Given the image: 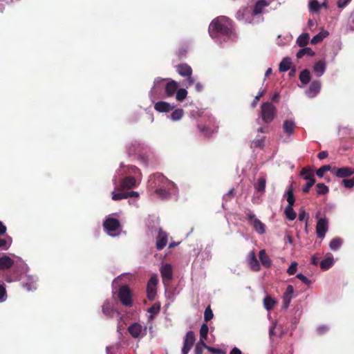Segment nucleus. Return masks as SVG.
I'll return each instance as SVG.
<instances>
[{"label":"nucleus","mask_w":354,"mask_h":354,"mask_svg":"<svg viewBox=\"0 0 354 354\" xmlns=\"http://www.w3.org/2000/svg\"><path fill=\"white\" fill-rule=\"evenodd\" d=\"M176 71L178 73V74L184 77L187 78L186 82L187 84V86H192L195 80L192 77V69L191 66H189L187 64H178L176 66Z\"/></svg>","instance_id":"obj_7"},{"label":"nucleus","mask_w":354,"mask_h":354,"mask_svg":"<svg viewBox=\"0 0 354 354\" xmlns=\"http://www.w3.org/2000/svg\"><path fill=\"white\" fill-rule=\"evenodd\" d=\"M7 299V294L4 284L0 281V303L3 302Z\"/></svg>","instance_id":"obj_44"},{"label":"nucleus","mask_w":354,"mask_h":354,"mask_svg":"<svg viewBox=\"0 0 354 354\" xmlns=\"http://www.w3.org/2000/svg\"><path fill=\"white\" fill-rule=\"evenodd\" d=\"M326 68V62L322 60L317 62L313 66V71L317 77H321L325 73Z\"/></svg>","instance_id":"obj_23"},{"label":"nucleus","mask_w":354,"mask_h":354,"mask_svg":"<svg viewBox=\"0 0 354 354\" xmlns=\"http://www.w3.org/2000/svg\"><path fill=\"white\" fill-rule=\"evenodd\" d=\"M317 193L319 195L326 194L328 192V187L324 183H318L316 185Z\"/></svg>","instance_id":"obj_39"},{"label":"nucleus","mask_w":354,"mask_h":354,"mask_svg":"<svg viewBox=\"0 0 354 354\" xmlns=\"http://www.w3.org/2000/svg\"><path fill=\"white\" fill-rule=\"evenodd\" d=\"M195 342V335L193 331H188L183 339L182 354H188Z\"/></svg>","instance_id":"obj_13"},{"label":"nucleus","mask_w":354,"mask_h":354,"mask_svg":"<svg viewBox=\"0 0 354 354\" xmlns=\"http://www.w3.org/2000/svg\"><path fill=\"white\" fill-rule=\"evenodd\" d=\"M283 131L288 136H291L294 133L295 123L293 120H285L283 124Z\"/></svg>","instance_id":"obj_20"},{"label":"nucleus","mask_w":354,"mask_h":354,"mask_svg":"<svg viewBox=\"0 0 354 354\" xmlns=\"http://www.w3.org/2000/svg\"><path fill=\"white\" fill-rule=\"evenodd\" d=\"M13 257H15V255ZM17 260L15 261L10 257L8 255H3L0 257V270H6L10 268L12 266H15L17 269L24 266V261L20 257H17Z\"/></svg>","instance_id":"obj_4"},{"label":"nucleus","mask_w":354,"mask_h":354,"mask_svg":"<svg viewBox=\"0 0 354 354\" xmlns=\"http://www.w3.org/2000/svg\"><path fill=\"white\" fill-rule=\"evenodd\" d=\"M247 218L254 230L259 234H263L266 232V225L250 211L247 213Z\"/></svg>","instance_id":"obj_8"},{"label":"nucleus","mask_w":354,"mask_h":354,"mask_svg":"<svg viewBox=\"0 0 354 354\" xmlns=\"http://www.w3.org/2000/svg\"><path fill=\"white\" fill-rule=\"evenodd\" d=\"M283 302H284L283 307L285 308H287L289 306V304L290 303L291 299H292V296H289V295L284 294L283 296Z\"/></svg>","instance_id":"obj_52"},{"label":"nucleus","mask_w":354,"mask_h":354,"mask_svg":"<svg viewBox=\"0 0 354 354\" xmlns=\"http://www.w3.org/2000/svg\"><path fill=\"white\" fill-rule=\"evenodd\" d=\"M127 198L128 195H127V193H116L115 192L112 193V199L114 201H120Z\"/></svg>","instance_id":"obj_45"},{"label":"nucleus","mask_w":354,"mask_h":354,"mask_svg":"<svg viewBox=\"0 0 354 354\" xmlns=\"http://www.w3.org/2000/svg\"><path fill=\"white\" fill-rule=\"evenodd\" d=\"M301 175L303 176L304 179L307 181L306 185L303 187L302 190L304 193H308L310 187H313V185L315 183L314 174L312 171L308 170L306 169H303L301 171Z\"/></svg>","instance_id":"obj_10"},{"label":"nucleus","mask_w":354,"mask_h":354,"mask_svg":"<svg viewBox=\"0 0 354 354\" xmlns=\"http://www.w3.org/2000/svg\"><path fill=\"white\" fill-rule=\"evenodd\" d=\"M136 180L132 176H128L124 178L120 184L122 189H129L136 186Z\"/></svg>","instance_id":"obj_21"},{"label":"nucleus","mask_w":354,"mask_h":354,"mask_svg":"<svg viewBox=\"0 0 354 354\" xmlns=\"http://www.w3.org/2000/svg\"><path fill=\"white\" fill-rule=\"evenodd\" d=\"M23 286L24 288H26L28 291L36 289L35 285L32 281H31L30 283H24Z\"/></svg>","instance_id":"obj_53"},{"label":"nucleus","mask_w":354,"mask_h":354,"mask_svg":"<svg viewBox=\"0 0 354 354\" xmlns=\"http://www.w3.org/2000/svg\"><path fill=\"white\" fill-rule=\"evenodd\" d=\"M158 279L156 274H153L149 279L147 286V294L149 300H153L156 295V286Z\"/></svg>","instance_id":"obj_11"},{"label":"nucleus","mask_w":354,"mask_h":354,"mask_svg":"<svg viewBox=\"0 0 354 354\" xmlns=\"http://www.w3.org/2000/svg\"><path fill=\"white\" fill-rule=\"evenodd\" d=\"M296 277L299 280H301L303 283H304L306 284H309L310 283L309 279L306 276L302 274L301 273L297 274Z\"/></svg>","instance_id":"obj_55"},{"label":"nucleus","mask_w":354,"mask_h":354,"mask_svg":"<svg viewBox=\"0 0 354 354\" xmlns=\"http://www.w3.org/2000/svg\"><path fill=\"white\" fill-rule=\"evenodd\" d=\"M252 145L254 147H261L263 145V140H254L252 142Z\"/></svg>","instance_id":"obj_59"},{"label":"nucleus","mask_w":354,"mask_h":354,"mask_svg":"<svg viewBox=\"0 0 354 354\" xmlns=\"http://www.w3.org/2000/svg\"><path fill=\"white\" fill-rule=\"evenodd\" d=\"M276 108L271 102H265L261 105V115L266 123L271 122L276 115Z\"/></svg>","instance_id":"obj_5"},{"label":"nucleus","mask_w":354,"mask_h":354,"mask_svg":"<svg viewBox=\"0 0 354 354\" xmlns=\"http://www.w3.org/2000/svg\"><path fill=\"white\" fill-rule=\"evenodd\" d=\"M277 304V301L272 297L267 295L263 299V306L267 310H272Z\"/></svg>","instance_id":"obj_28"},{"label":"nucleus","mask_w":354,"mask_h":354,"mask_svg":"<svg viewBox=\"0 0 354 354\" xmlns=\"http://www.w3.org/2000/svg\"><path fill=\"white\" fill-rule=\"evenodd\" d=\"M160 306L153 305L151 308L148 309V312L151 313V315L148 317V320L152 322L153 319V315H157L160 311Z\"/></svg>","instance_id":"obj_41"},{"label":"nucleus","mask_w":354,"mask_h":354,"mask_svg":"<svg viewBox=\"0 0 354 354\" xmlns=\"http://www.w3.org/2000/svg\"><path fill=\"white\" fill-rule=\"evenodd\" d=\"M103 313L108 317H112L114 310L110 306L109 301H105L102 306Z\"/></svg>","instance_id":"obj_36"},{"label":"nucleus","mask_w":354,"mask_h":354,"mask_svg":"<svg viewBox=\"0 0 354 354\" xmlns=\"http://www.w3.org/2000/svg\"><path fill=\"white\" fill-rule=\"evenodd\" d=\"M291 60L288 57H284L279 64V71L281 72H286L288 71L291 66Z\"/></svg>","instance_id":"obj_30"},{"label":"nucleus","mask_w":354,"mask_h":354,"mask_svg":"<svg viewBox=\"0 0 354 354\" xmlns=\"http://www.w3.org/2000/svg\"><path fill=\"white\" fill-rule=\"evenodd\" d=\"M160 274L163 280H169L172 277V269L169 264L163 265L160 269Z\"/></svg>","instance_id":"obj_25"},{"label":"nucleus","mask_w":354,"mask_h":354,"mask_svg":"<svg viewBox=\"0 0 354 354\" xmlns=\"http://www.w3.org/2000/svg\"><path fill=\"white\" fill-rule=\"evenodd\" d=\"M173 108L174 106H171L169 103L163 101H159L154 105V109L161 113L169 112Z\"/></svg>","instance_id":"obj_24"},{"label":"nucleus","mask_w":354,"mask_h":354,"mask_svg":"<svg viewBox=\"0 0 354 354\" xmlns=\"http://www.w3.org/2000/svg\"><path fill=\"white\" fill-rule=\"evenodd\" d=\"M178 83L174 80L169 81L165 86V93L167 97L172 96L176 91Z\"/></svg>","instance_id":"obj_22"},{"label":"nucleus","mask_w":354,"mask_h":354,"mask_svg":"<svg viewBox=\"0 0 354 354\" xmlns=\"http://www.w3.org/2000/svg\"><path fill=\"white\" fill-rule=\"evenodd\" d=\"M140 147V145L138 144H132L131 147L129 149V153L130 154L136 153L138 151V149Z\"/></svg>","instance_id":"obj_54"},{"label":"nucleus","mask_w":354,"mask_h":354,"mask_svg":"<svg viewBox=\"0 0 354 354\" xmlns=\"http://www.w3.org/2000/svg\"><path fill=\"white\" fill-rule=\"evenodd\" d=\"M104 230L111 236H117L120 230V223L118 220L112 217H108L103 223Z\"/></svg>","instance_id":"obj_6"},{"label":"nucleus","mask_w":354,"mask_h":354,"mask_svg":"<svg viewBox=\"0 0 354 354\" xmlns=\"http://www.w3.org/2000/svg\"><path fill=\"white\" fill-rule=\"evenodd\" d=\"M299 80L303 84H308L310 80V72L308 70L302 71L299 75Z\"/></svg>","instance_id":"obj_35"},{"label":"nucleus","mask_w":354,"mask_h":354,"mask_svg":"<svg viewBox=\"0 0 354 354\" xmlns=\"http://www.w3.org/2000/svg\"><path fill=\"white\" fill-rule=\"evenodd\" d=\"M328 35V31H326V30L322 31L319 33H318L317 35H315L312 38L311 44H318V43L321 42Z\"/></svg>","instance_id":"obj_32"},{"label":"nucleus","mask_w":354,"mask_h":354,"mask_svg":"<svg viewBox=\"0 0 354 354\" xmlns=\"http://www.w3.org/2000/svg\"><path fill=\"white\" fill-rule=\"evenodd\" d=\"M321 89V84L319 81H314L313 82L308 91H306V95L309 97H315L320 91Z\"/></svg>","instance_id":"obj_18"},{"label":"nucleus","mask_w":354,"mask_h":354,"mask_svg":"<svg viewBox=\"0 0 354 354\" xmlns=\"http://www.w3.org/2000/svg\"><path fill=\"white\" fill-rule=\"evenodd\" d=\"M266 180L264 178L259 179L257 184L254 185L255 189L258 192H264L266 189Z\"/></svg>","instance_id":"obj_38"},{"label":"nucleus","mask_w":354,"mask_h":354,"mask_svg":"<svg viewBox=\"0 0 354 354\" xmlns=\"http://www.w3.org/2000/svg\"><path fill=\"white\" fill-rule=\"evenodd\" d=\"M284 196L286 198V201L288 202V205L284 209V214L287 219L289 221H294L297 217V214L293 209L295 198L293 194V188L292 185H290L288 187L284 194Z\"/></svg>","instance_id":"obj_2"},{"label":"nucleus","mask_w":354,"mask_h":354,"mask_svg":"<svg viewBox=\"0 0 354 354\" xmlns=\"http://www.w3.org/2000/svg\"><path fill=\"white\" fill-rule=\"evenodd\" d=\"M351 0H338L337 6L340 8L345 7Z\"/></svg>","instance_id":"obj_57"},{"label":"nucleus","mask_w":354,"mask_h":354,"mask_svg":"<svg viewBox=\"0 0 354 354\" xmlns=\"http://www.w3.org/2000/svg\"><path fill=\"white\" fill-rule=\"evenodd\" d=\"M209 331L208 326L206 324H203L201 326L200 329V343L203 345L204 347H207V345L205 342V341L207 338V334Z\"/></svg>","instance_id":"obj_26"},{"label":"nucleus","mask_w":354,"mask_h":354,"mask_svg":"<svg viewBox=\"0 0 354 354\" xmlns=\"http://www.w3.org/2000/svg\"><path fill=\"white\" fill-rule=\"evenodd\" d=\"M268 3L264 0L258 1L253 10V15H257L263 12V10L268 6Z\"/></svg>","instance_id":"obj_27"},{"label":"nucleus","mask_w":354,"mask_h":354,"mask_svg":"<svg viewBox=\"0 0 354 354\" xmlns=\"http://www.w3.org/2000/svg\"><path fill=\"white\" fill-rule=\"evenodd\" d=\"M187 95V91L185 88H180L178 90H176V100L178 101H183L184 100Z\"/></svg>","instance_id":"obj_43"},{"label":"nucleus","mask_w":354,"mask_h":354,"mask_svg":"<svg viewBox=\"0 0 354 354\" xmlns=\"http://www.w3.org/2000/svg\"><path fill=\"white\" fill-rule=\"evenodd\" d=\"M334 263V259L333 256L330 254L320 263V266L324 270H327L331 267Z\"/></svg>","instance_id":"obj_29"},{"label":"nucleus","mask_w":354,"mask_h":354,"mask_svg":"<svg viewBox=\"0 0 354 354\" xmlns=\"http://www.w3.org/2000/svg\"><path fill=\"white\" fill-rule=\"evenodd\" d=\"M157 178L162 185L156 190V192L160 197L164 198L167 196L171 193L172 190L175 189V185L161 175H157Z\"/></svg>","instance_id":"obj_3"},{"label":"nucleus","mask_w":354,"mask_h":354,"mask_svg":"<svg viewBox=\"0 0 354 354\" xmlns=\"http://www.w3.org/2000/svg\"><path fill=\"white\" fill-rule=\"evenodd\" d=\"M6 225L0 221V236L3 235L6 232Z\"/></svg>","instance_id":"obj_63"},{"label":"nucleus","mask_w":354,"mask_h":354,"mask_svg":"<svg viewBox=\"0 0 354 354\" xmlns=\"http://www.w3.org/2000/svg\"><path fill=\"white\" fill-rule=\"evenodd\" d=\"M328 329V328L326 326H321L317 328V331L319 334H324Z\"/></svg>","instance_id":"obj_62"},{"label":"nucleus","mask_w":354,"mask_h":354,"mask_svg":"<svg viewBox=\"0 0 354 354\" xmlns=\"http://www.w3.org/2000/svg\"><path fill=\"white\" fill-rule=\"evenodd\" d=\"M327 156H328V152L326 151H322L319 152L317 155V158L319 160H323V159L326 158Z\"/></svg>","instance_id":"obj_61"},{"label":"nucleus","mask_w":354,"mask_h":354,"mask_svg":"<svg viewBox=\"0 0 354 354\" xmlns=\"http://www.w3.org/2000/svg\"><path fill=\"white\" fill-rule=\"evenodd\" d=\"M128 331L133 337L140 338L147 334V327L136 322L129 326Z\"/></svg>","instance_id":"obj_9"},{"label":"nucleus","mask_w":354,"mask_h":354,"mask_svg":"<svg viewBox=\"0 0 354 354\" xmlns=\"http://www.w3.org/2000/svg\"><path fill=\"white\" fill-rule=\"evenodd\" d=\"M165 81L164 79H160V78H157L154 81V86L153 87H156V86H159L162 84V83ZM154 88H153L152 89H153Z\"/></svg>","instance_id":"obj_64"},{"label":"nucleus","mask_w":354,"mask_h":354,"mask_svg":"<svg viewBox=\"0 0 354 354\" xmlns=\"http://www.w3.org/2000/svg\"><path fill=\"white\" fill-rule=\"evenodd\" d=\"M308 214L306 212L305 209L304 208H301L299 212V220L303 221L306 220L308 221ZM307 226V222L306 223V227Z\"/></svg>","instance_id":"obj_50"},{"label":"nucleus","mask_w":354,"mask_h":354,"mask_svg":"<svg viewBox=\"0 0 354 354\" xmlns=\"http://www.w3.org/2000/svg\"><path fill=\"white\" fill-rule=\"evenodd\" d=\"M332 173L337 178H344L351 176L354 174V167H344L341 168H334Z\"/></svg>","instance_id":"obj_15"},{"label":"nucleus","mask_w":354,"mask_h":354,"mask_svg":"<svg viewBox=\"0 0 354 354\" xmlns=\"http://www.w3.org/2000/svg\"><path fill=\"white\" fill-rule=\"evenodd\" d=\"M342 183L346 188H353L354 187V176L352 178L344 179Z\"/></svg>","instance_id":"obj_48"},{"label":"nucleus","mask_w":354,"mask_h":354,"mask_svg":"<svg viewBox=\"0 0 354 354\" xmlns=\"http://www.w3.org/2000/svg\"><path fill=\"white\" fill-rule=\"evenodd\" d=\"M119 299L122 304L126 306L132 305L131 294L127 286H122L119 290Z\"/></svg>","instance_id":"obj_12"},{"label":"nucleus","mask_w":354,"mask_h":354,"mask_svg":"<svg viewBox=\"0 0 354 354\" xmlns=\"http://www.w3.org/2000/svg\"><path fill=\"white\" fill-rule=\"evenodd\" d=\"M342 244V240L340 238H334L330 241L329 248L330 250L336 251L341 247Z\"/></svg>","instance_id":"obj_33"},{"label":"nucleus","mask_w":354,"mask_h":354,"mask_svg":"<svg viewBox=\"0 0 354 354\" xmlns=\"http://www.w3.org/2000/svg\"><path fill=\"white\" fill-rule=\"evenodd\" d=\"M259 258L261 265L263 267L268 268L271 266L272 261H271L270 258L269 257V256L267 254L265 250H261L259 251Z\"/></svg>","instance_id":"obj_19"},{"label":"nucleus","mask_w":354,"mask_h":354,"mask_svg":"<svg viewBox=\"0 0 354 354\" xmlns=\"http://www.w3.org/2000/svg\"><path fill=\"white\" fill-rule=\"evenodd\" d=\"M309 35L308 33H303L298 37L296 43L300 47H304L308 43Z\"/></svg>","instance_id":"obj_31"},{"label":"nucleus","mask_w":354,"mask_h":354,"mask_svg":"<svg viewBox=\"0 0 354 354\" xmlns=\"http://www.w3.org/2000/svg\"><path fill=\"white\" fill-rule=\"evenodd\" d=\"M231 26L228 18L220 16L210 23L208 31L212 37H216L217 34L228 35L231 31Z\"/></svg>","instance_id":"obj_1"},{"label":"nucleus","mask_w":354,"mask_h":354,"mask_svg":"<svg viewBox=\"0 0 354 354\" xmlns=\"http://www.w3.org/2000/svg\"><path fill=\"white\" fill-rule=\"evenodd\" d=\"M328 230V221L326 218L318 220L316 225V233L319 238L323 239Z\"/></svg>","instance_id":"obj_14"},{"label":"nucleus","mask_w":354,"mask_h":354,"mask_svg":"<svg viewBox=\"0 0 354 354\" xmlns=\"http://www.w3.org/2000/svg\"><path fill=\"white\" fill-rule=\"evenodd\" d=\"M213 313H212V310H211L210 307H207L205 310V313H204V319L206 322L207 321H209L210 319H212L213 318Z\"/></svg>","instance_id":"obj_49"},{"label":"nucleus","mask_w":354,"mask_h":354,"mask_svg":"<svg viewBox=\"0 0 354 354\" xmlns=\"http://www.w3.org/2000/svg\"><path fill=\"white\" fill-rule=\"evenodd\" d=\"M203 348H205L203 346L201 343L200 342L196 344L195 349H194V354H202L203 353Z\"/></svg>","instance_id":"obj_56"},{"label":"nucleus","mask_w":354,"mask_h":354,"mask_svg":"<svg viewBox=\"0 0 354 354\" xmlns=\"http://www.w3.org/2000/svg\"><path fill=\"white\" fill-rule=\"evenodd\" d=\"M183 115V111L181 109H178L174 111L171 115L170 118L174 121L179 120L182 118Z\"/></svg>","instance_id":"obj_37"},{"label":"nucleus","mask_w":354,"mask_h":354,"mask_svg":"<svg viewBox=\"0 0 354 354\" xmlns=\"http://www.w3.org/2000/svg\"><path fill=\"white\" fill-rule=\"evenodd\" d=\"M297 270V263L292 261L287 270V272L289 275H293L296 273Z\"/></svg>","instance_id":"obj_46"},{"label":"nucleus","mask_w":354,"mask_h":354,"mask_svg":"<svg viewBox=\"0 0 354 354\" xmlns=\"http://www.w3.org/2000/svg\"><path fill=\"white\" fill-rule=\"evenodd\" d=\"M348 25L351 29L354 30V12L351 13L348 19Z\"/></svg>","instance_id":"obj_58"},{"label":"nucleus","mask_w":354,"mask_h":354,"mask_svg":"<svg viewBox=\"0 0 354 354\" xmlns=\"http://www.w3.org/2000/svg\"><path fill=\"white\" fill-rule=\"evenodd\" d=\"M330 169V165H324L322 167H321L316 172L317 175L319 177V178H322L324 176V172L326 171H328Z\"/></svg>","instance_id":"obj_47"},{"label":"nucleus","mask_w":354,"mask_h":354,"mask_svg":"<svg viewBox=\"0 0 354 354\" xmlns=\"http://www.w3.org/2000/svg\"><path fill=\"white\" fill-rule=\"evenodd\" d=\"M167 243V235L161 229L158 232L156 240V248L158 250H162Z\"/></svg>","instance_id":"obj_17"},{"label":"nucleus","mask_w":354,"mask_h":354,"mask_svg":"<svg viewBox=\"0 0 354 354\" xmlns=\"http://www.w3.org/2000/svg\"><path fill=\"white\" fill-rule=\"evenodd\" d=\"M321 8V4L317 0H310L309 1V9L312 12H319Z\"/></svg>","instance_id":"obj_40"},{"label":"nucleus","mask_w":354,"mask_h":354,"mask_svg":"<svg viewBox=\"0 0 354 354\" xmlns=\"http://www.w3.org/2000/svg\"><path fill=\"white\" fill-rule=\"evenodd\" d=\"M305 55H307L308 56H313L315 55V53L310 48L306 47L301 50H299L297 53V57L298 59H300L303 57Z\"/></svg>","instance_id":"obj_34"},{"label":"nucleus","mask_w":354,"mask_h":354,"mask_svg":"<svg viewBox=\"0 0 354 354\" xmlns=\"http://www.w3.org/2000/svg\"><path fill=\"white\" fill-rule=\"evenodd\" d=\"M293 292H294L293 287L291 285H289V286H288L286 292L284 294L289 295V296H292Z\"/></svg>","instance_id":"obj_60"},{"label":"nucleus","mask_w":354,"mask_h":354,"mask_svg":"<svg viewBox=\"0 0 354 354\" xmlns=\"http://www.w3.org/2000/svg\"><path fill=\"white\" fill-rule=\"evenodd\" d=\"M266 93V91L264 89H261L259 91V94L254 97L253 102H252V106H255L259 100L260 97H262Z\"/></svg>","instance_id":"obj_51"},{"label":"nucleus","mask_w":354,"mask_h":354,"mask_svg":"<svg viewBox=\"0 0 354 354\" xmlns=\"http://www.w3.org/2000/svg\"><path fill=\"white\" fill-rule=\"evenodd\" d=\"M12 244V239L10 237H7L5 239H0V248L3 250H8Z\"/></svg>","instance_id":"obj_42"},{"label":"nucleus","mask_w":354,"mask_h":354,"mask_svg":"<svg viewBox=\"0 0 354 354\" xmlns=\"http://www.w3.org/2000/svg\"><path fill=\"white\" fill-rule=\"evenodd\" d=\"M247 261L252 270L257 272L260 270V263H259L254 251H250L249 252L247 257Z\"/></svg>","instance_id":"obj_16"}]
</instances>
